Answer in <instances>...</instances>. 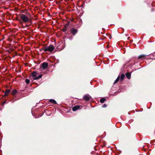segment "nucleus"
<instances>
[{"mask_svg":"<svg viewBox=\"0 0 155 155\" xmlns=\"http://www.w3.org/2000/svg\"><path fill=\"white\" fill-rule=\"evenodd\" d=\"M106 106H107L105 104H104L102 106V107H106Z\"/></svg>","mask_w":155,"mask_h":155,"instance_id":"obj_20","label":"nucleus"},{"mask_svg":"<svg viewBox=\"0 0 155 155\" xmlns=\"http://www.w3.org/2000/svg\"><path fill=\"white\" fill-rule=\"evenodd\" d=\"M10 92V90L9 89H7L6 90L5 92V94L4 96H7Z\"/></svg>","mask_w":155,"mask_h":155,"instance_id":"obj_10","label":"nucleus"},{"mask_svg":"<svg viewBox=\"0 0 155 155\" xmlns=\"http://www.w3.org/2000/svg\"><path fill=\"white\" fill-rule=\"evenodd\" d=\"M83 98L85 101H88L91 98V97L88 95H86L83 97Z\"/></svg>","mask_w":155,"mask_h":155,"instance_id":"obj_4","label":"nucleus"},{"mask_svg":"<svg viewBox=\"0 0 155 155\" xmlns=\"http://www.w3.org/2000/svg\"><path fill=\"white\" fill-rule=\"evenodd\" d=\"M71 31L72 34L74 35L77 32V30L76 29L72 28L71 30Z\"/></svg>","mask_w":155,"mask_h":155,"instance_id":"obj_6","label":"nucleus"},{"mask_svg":"<svg viewBox=\"0 0 155 155\" xmlns=\"http://www.w3.org/2000/svg\"><path fill=\"white\" fill-rule=\"evenodd\" d=\"M80 108V106L79 105H77L75 106H74L73 107L72 110L73 111H75L78 109Z\"/></svg>","mask_w":155,"mask_h":155,"instance_id":"obj_7","label":"nucleus"},{"mask_svg":"<svg viewBox=\"0 0 155 155\" xmlns=\"http://www.w3.org/2000/svg\"><path fill=\"white\" fill-rule=\"evenodd\" d=\"M125 77V75L124 74H122L121 75L120 77V79L121 81H122L123 79L124 78V77Z\"/></svg>","mask_w":155,"mask_h":155,"instance_id":"obj_12","label":"nucleus"},{"mask_svg":"<svg viewBox=\"0 0 155 155\" xmlns=\"http://www.w3.org/2000/svg\"><path fill=\"white\" fill-rule=\"evenodd\" d=\"M119 79H120V76H118V77L117 78V79L115 80V81L114 83V84H115L116 83H117L119 81Z\"/></svg>","mask_w":155,"mask_h":155,"instance_id":"obj_14","label":"nucleus"},{"mask_svg":"<svg viewBox=\"0 0 155 155\" xmlns=\"http://www.w3.org/2000/svg\"><path fill=\"white\" fill-rule=\"evenodd\" d=\"M146 56L144 55H140L138 57V59H140L141 60H142L143 59H144Z\"/></svg>","mask_w":155,"mask_h":155,"instance_id":"obj_8","label":"nucleus"},{"mask_svg":"<svg viewBox=\"0 0 155 155\" xmlns=\"http://www.w3.org/2000/svg\"><path fill=\"white\" fill-rule=\"evenodd\" d=\"M106 99L104 98H101L100 100V101L101 103H103L104 102Z\"/></svg>","mask_w":155,"mask_h":155,"instance_id":"obj_16","label":"nucleus"},{"mask_svg":"<svg viewBox=\"0 0 155 155\" xmlns=\"http://www.w3.org/2000/svg\"><path fill=\"white\" fill-rule=\"evenodd\" d=\"M32 76L33 77V79L34 80H38L41 78L42 75H38L35 71L33 72L32 73Z\"/></svg>","mask_w":155,"mask_h":155,"instance_id":"obj_3","label":"nucleus"},{"mask_svg":"<svg viewBox=\"0 0 155 155\" xmlns=\"http://www.w3.org/2000/svg\"><path fill=\"white\" fill-rule=\"evenodd\" d=\"M119 79H120V76H118V77L117 78V79L115 80V81L114 83V84H115L116 83H117L119 81Z\"/></svg>","mask_w":155,"mask_h":155,"instance_id":"obj_13","label":"nucleus"},{"mask_svg":"<svg viewBox=\"0 0 155 155\" xmlns=\"http://www.w3.org/2000/svg\"><path fill=\"white\" fill-rule=\"evenodd\" d=\"M49 101L51 102L52 103L54 104H56L57 103L56 102L54 99H50L49 100Z\"/></svg>","mask_w":155,"mask_h":155,"instance_id":"obj_11","label":"nucleus"},{"mask_svg":"<svg viewBox=\"0 0 155 155\" xmlns=\"http://www.w3.org/2000/svg\"><path fill=\"white\" fill-rule=\"evenodd\" d=\"M25 82L27 84H28L29 83L30 81L28 79H26L25 80Z\"/></svg>","mask_w":155,"mask_h":155,"instance_id":"obj_18","label":"nucleus"},{"mask_svg":"<svg viewBox=\"0 0 155 155\" xmlns=\"http://www.w3.org/2000/svg\"><path fill=\"white\" fill-rule=\"evenodd\" d=\"M42 49L43 50L45 51H49L51 52L54 50V48L53 45H50L49 46L45 47Z\"/></svg>","mask_w":155,"mask_h":155,"instance_id":"obj_2","label":"nucleus"},{"mask_svg":"<svg viewBox=\"0 0 155 155\" xmlns=\"http://www.w3.org/2000/svg\"><path fill=\"white\" fill-rule=\"evenodd\" d=\"M126 76L128 79H130V78L131 74L130 72H127L126 73Z\"/></svg>","mask_w":155,"mask_h":155,"instance_id":"obj_9","label":"nucleus"},{"mask_svg":"<svg viewBox=\"0 0 155 155\" xmlns=\"http://www.w3.org/2000/svg\"><path fill=\"white\" fill-rule=\"evenodd\" d=\"M17 92V91L16 90H13L12 92V94L13 95H15Z\"/></svg>","mask_w":155,"mask_h":155,"instance_id":"obj_15","label":"nucleus"},{"mask_svg":"<svg viewBox=\"0 0 155 155\" xmlns=\"http://www.w3.org/2000/svg\"><path fill=\"white\" fill-rule=\"evenodd\" d=\"M21 19L25 22H29L31 21L30 19L25 15L22 14L21 16Z\"/></svg>","mask_w":155,"mask_h":155,"instance_id":"obj_1","label":"nucleus"},{"mask_svg":"<svg viewBox=\"0 0 155 155\" xmlns=\"http://www.w3.org/2000/svg\"><path fill=\"white\" fill-rule=\"evenodd\" d=\"M68 24H66V25H65V26H64V28H66L67 29V28H68Z\"/></svg>","mask_w":155,"mask_h":155,"instance_id":"obj_19","label":"nucleus"},{"mask_svg":"<svg viewBox=\"0 0 155 155\" xmlns=\"http://www.w3.org/2000/svg\"><path fill=\"white\" fill-rule=\"evenodd\" d=\"M48 66V64L46 62L43 63L42 64V68L43 69H45L47 68V67Z\"/></svg>","mask_w":155,"mask_h":155,"instance_id":"obj_5","label":"nucleus"},{"mask_svg":"<svg viewBox=\"0 0 155 155\" xmlns=\"http://www.w3.org/2000/svg\"><path fill=\"white\" fill-rule=\"evenodd\" d=\"M67 28H64L63 29H62V31L64 32H65L66 30H67Z\"/></svg>","mask_w":155,"mask_h":155,"instance_id":"obj_17","label":"nucleus"}]
</instances>
